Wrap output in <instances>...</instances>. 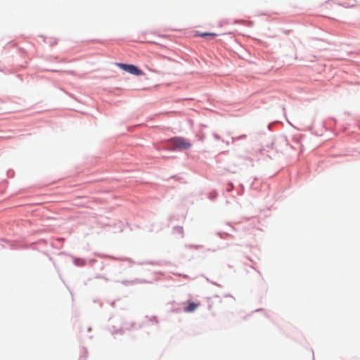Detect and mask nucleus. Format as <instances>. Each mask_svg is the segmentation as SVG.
I'll use <instances>...</instances> for the list:
<instances>
[{
    "label": "nucleus",
    "mask_w": 360,
    "mask_h": 360,
    "mask_svg": "<svg viewBox=\"0 0 360 360\" xmlns=\"http://www.w3.org/2000/svg\"><path fill=\"white\" fill-rule=\"evenodd\" d=\"M169 143L168 149L170 150H184L191 148V143L184 137H173L167 141Z\"/></svg>",
    "instance_id": "f257e3e1"
},
{
    "label": "nucleus",
    "mask_w": 360,
    "mask_h": 360,
    "mask_svg": "<svg viewBox=\"0 0 360 360\" xmlns=\"http://www.w3.org/2000/svg\"><path fill=\"white\" fill-rule=\"evenodd\" d=\"M117 66L123 70L134 75H141L143 72L134 65H129L124 63H117Z\"/></svg>",
    "instance_id": "f03ea898"
},
{
    "label": "nucleus",
    "mask_w": 360,
    "mask_h": 360,
    "mask_svg": "<svg viewBox=\"0 0 360 360\" xmlns=\"http://www.w3.org/2000/svg\"><path fill=\"white\" fill-rule=\"evenodd\" d=\"M188 305L184 309V311L187 313L194 311L200 305V303H195L190 301L187 302Z\"/></svg>",
    "instance_id": "7ed1b4c3"
},
{
    "label": "nucleus",
    "mask_w": 360,
    "mask_h": 360,
    "mask_svg": "<svg viewBox=\"0 0 360 360\" xmlns=\"http://www.w3.org/2000/svg\"><path fill=\"white\" fill-rule=\"evenodd\" d=\"M350 1H351L350 3H347V2H345L344 1H342L341 3H340V4L346 8L354 7L356 4V1L355 0H350Z\"/></svg>",
    "instance_id": "20e7f679"
},
{
    "label": "nucleus",
    "mask_w": 360,
    "mask_h": 360,
    "mask_svg": "<svg viewBox=\"0 0 360 360\" xmlns=\"http://www.w3.org/2000/svg\"><path fill=\"white\" fill-rule=\"evenodd\" d=\"M198 36H200L202 37H210L212 39H213L217 36V34L205 32V33L199 34Z\"/></svg>",
    "instance_id": "39448f33"
}]
</instances>
